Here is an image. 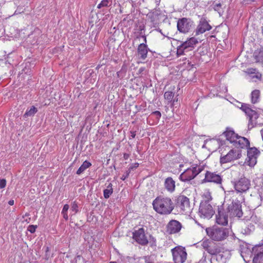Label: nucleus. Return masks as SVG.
<instances>
[{"label":"nucleus","instance_id":"nucleus-32","mask_svg":"<svg viewBox=\"0 0 263 263\" xmlns=\"http://www.w3.org/2000/svg\"><path fill=\"white\" fill-rule=\"evenodd\" d=\"M113 193V190L112 188V184L110 183L108 186H107V189H105L103 191V195L105 199H108L109 198L110 195Z\"/></svg>","mask_w":263,"mask_h":263},{"label":"nucleus","instance_id":"nucleus-35","mask_svg":"<svg viewBox=\"0 0 263 263\" xmlns=\"http://www.w3.org/2000/svg\"><path fill=\"white\" fill-rule=\"evenodd\" d=\"M72 215H75L79 212L78 203L76 201H73L71 204V207L70 209Z\"/></svg>","mask_w":263,"mask_h":263},{"label":"nucleus","instance_id":"nucleus-31","mask_svg":"<svg viewBox=\"0 0 263 263\" xmlns=\"http://www.w3.org/2000/svg\"><path fill=\"white\" fill-rule=\"evenodd\" d=\"M174 96V93L170 91H166L164 95L165 99L167 100L168 102H172L173 105H174L175 102L176 101L175 99H173ZM176 101H177V100H176Z\"/></svg>","mask_w":263,"mask_h":263},{"label":"nucleus","instance_id":"nucleus-36","mask_svg":"<svg viewBox=\"0 0 263 263\" xmlns=\"http://www.w3.org/2000/svg\"><path fill=\"white\" fill-rule=\"evenodd\" d=\"M238 104L237 105L238 107L240 108L242 111L247 114V104L238 102Z\"/></svg>","mask_w":263,"mask_h":263},{"label":"nucleus","instance_id":"nucleus-44","mask_svg":"<svg viewBox=\"0 0 263 263\" xmlns=\"http://www.w3.org/2000/svg\"><path fill=\"white\" fill-rule=\"evenodd\" d=\"M129 157V155L126 153L124 154L123 158L125 160H127Z\"/></svg>","mask_w":263,"mask_h":263},{"label":"nucleus","instance_id":"nucleus-17","mask_svg":"<svg viewBox=\"0 0 263 263\" xmlns=\"http://www.w3.org/2000/svg\"><path fill=\"white\" fill-rule=\"evenodd\" d=\"M252 252L255 255L253 263H263V243L253 247Z\"/></svg>","mask_w":263,"mask_h":263},{"label":"nucleus","instance_id":"nucleus-41","mask_svg":"<svg viewBox=\"0 0 263 263\" xmlns=\"http://www.w3.org/2000/svg\"><path fill=\"white\" fill-rule=\"evenodd\" d=\"M6 180L5 179L0 180V189H3L6 186Z\"/></svg>","mask_w":263,"mask_h":263},{"label":"nucleus","instance_id":"nucleus-19","mask_svg":"<svg viewBox=\"0 0 263 263\" xmlns=\"http://www.w3.org/2000/svg\"><path fill=\"white\" fill-rule=\"evenodd\" d=\"M248 117L249 118L248 129H250L255 127L258 124L256 120L258 118V114L255 110L249 109L248 107Z\"/></svg>","mask_w":263,"mask_h":263},{"label":"nucleus","instance_id":"nucleus-46","mask_svg":"<svg viewBox=\"0 0 263 263\" xmlns=\"http://www.w3.org/2000/svg\"><path fill=\"white\" fill-rule=\"evenodd\" d=\"M8 203L10 205H13L14 204V200H9L8 202Z\"/></svg>","mask_w":263,"mask_h":263},{"label":"nucleus","instance_id":"nucleus-8","mask_svg":"<svg viewBox=\"0 0 263 263\" xmlns=\"http://www.w3.org/2000/svg\"><path fill=\"white\" fill-rule=\"evenodd\" d=\"M226 210L230 217H237L239 219L243 215L241 205L238 201L232 202L228 205Z\"/></svg>","mask_w":263,"mask_h":263},{"label":"nucleus","instance_id":"nucleus-7","mask_svg":"<svg viewBox=\"0 0 263 263\" xmlns=\"http://www.w3.org/2000/svg\"><path fill=\"white\" fill-rule=\"evenodd\" d=\"M222 180V176L221 173L206 171L204 178L202 180V183L212 182L217 185H221Z\"/></svg>","mask_w":263,"mask_h":263},{"label":"nucleus","instance_id":"nucleus-1","mask_svg":"<svg viewBox=\"0 0 263 263\" xmlns=\"http://www.w3.org/2000/svg\"><path fill=\"white\" fill-rule=\"evenodd\" d=\"M154 210L158 214L168 215L175 208V203L167 197L158 196L153 201Z\"/></svg>","mask_w":263,"mask_h":263},{"label":"nucleus","instance_id":"nucleus-42","mask_svg":"<svg viewBox=\"0 0 263 263\" xmlns=\"http://www.w3.org/2000/svg\"><path fill=\"white\" fill-rule=\"evenodd\" d=\"M153 114L155 115L158 119H159L161 116V114L160 112L159 111H155L153 112Z\"/></svg>","mask_w":263,"mask_h":263},{"label":"nucleus","instance_id":"nucleus-39","mask_svg":"<svg viewBox=\"0 0 263 263\" xmlns=\"http://www.w3.org/2000/svg\"><path fill=\"white\" fill-rule=\"evenodd\" d=\"M130 172L127 170L124 173V174L122 175V177H121V179L122 180H125L129 176V174H130Z\"/></svg>","mask_w":263,"mask_h":263},{"label":"nucleus","instance_id":"nucleus-28","mask_svg":"<svg viewBox=\"0 0 263 263\" xmlns=\"http://www.w3.org/2000/svg\"><path fill=\"white\" fill-rule=\"evenodd\" d=\"M37 111V109L34 106H32L30 109H27L23 117L27 118L29 117H33Z\"/></svg>","mask_w":263,"mask_h":263},{"label":"nucleus","instance_id":"nucleus-12","mask_svg":"<svg viewBox=\"0 0 263 263\" xmlns=\"http://www.w3.org/2000/svg\"><path fill=\"white\" fill-rule=\"evenodd\" d=\"M201 246L204 249L212 255L220 252V248L218 246L211 240L206 239L203 240L202 242Z\"/></svg>","mask_w":263,"mask_h":263},{"label":"nucleus","instance_id":"nucleus-5","mask_svg":"<svg viewBox=\"0 0 263 263\" xmlns=\"http://www.w3.org/2000/svg\"><path fill=\"white\" fill-rule=\"evenodd\" d=\"M198 43V41L195 37L189 38L186 41L182 42L181 44L177 47V54L180 56L184 54L185 52H188L192 50L195 46Z\"/></svg>","mask_w":263,"mask_h":263},{"label":"nucleus","instance_id":"nucleus-47","mask_svg":"<svg viewBox=\"0 0 263 263\" xmlns=\"http://www.w3.org/2000/svg\"><path fill=\"white\" fill-rule=\"evenodd\" d=\"M155 3L157 5H158L159 4V3L160 2V0H154Z\"/></svg>","mask_w":263,"mask_h":263},{"label":"nucleus","instance_id":"nucleus-14","mask_svg":"<svg viewBox=\"0 0 263 263\" xmlns=\"http://www.w3.org/2000/svg\"><path fill=\"white\" fill-rule=\"evenodd\" d=\"M192 25L190 20L184 17L178 21L177 29L180 32L186 33L190 30Z\"/></svg>","mask_w":263,"mask_h":263},{"label":"nucleus","instance_id":"nucleus-10","mask_svg":"<svg viewBox=\"0 0 263 263\" xmlns=\"http://www.w3.org/2000/svg\"><path fill=\"white\" fill-rule=\"evenodd\" d=\"M175 205L185 213H189L191 211L190 200L184 195H180L177 198Z\"/></svg>","mask_w":263,"mask_h":263},{"label":"nucleus","instance_id":"nucleus-51","mask_svg":"<svg viewBox=\"0 0 263 263\" xmlns=\"http://www.w3.org/2000/svg\"><path fill=\"white\" fill-rule=\"evenodd\" d=\"M216 6H219V7H220V6H221V4H220V3H219V4H216Z\"/></svg>","mask_w":263,"mask_h":263},{"label":"nucleus","instance_id":"nucleus-25","mask_svg":"<svg viewBox=\"0 0 263 263\" xmlns=\"http://www.w3.org/2000/svg\"><path fill=\"white\" fill-rule=\"evenodd\" d=\"M226 258L222 254L217 253L212 256L211 259V263H225Z\"/></svg>","mask_w":263,"mask_h":263},{"label":"nucleus","instance_id":"nucleus-37","mask_svg":"<svg viewBox=\"0 0 263 263\" xmlns=\"http://www.w3.org/2000/svg\"><path fill=\"white\" fill-rule=\"evenodd\" d=\"M36 228H37V226L29 225V227H28L27 230L31 233H33L35 232Z\"/></svg>","mask_w":263,"mask_h":263},{"label":"nucleus","instance_id":"nucleus-52","mask_svg":"<svg viewBox=\"0 0 263 263\" xmlns=\"http://www.w3.org/2000/svg\"><path fill=\"white\" fill-rule=\"evenodd\" d=\"M109 263H117L116 261H110Z\"/></svg>","mask_w":263,"mask_h":263},{"label":"nucleus","instance_id":"nucleus-3","mask_svg":"<svg viewBox=\"0 0 263 263\" xmlns=\"http://www.w3.org/2000/svg\"><path fill=\"white\" fill-rule=\"evenodd\" d=\"M203 170V167L201 165L192 166L187 168L179 176V179L183 181H189L194 179Z\"/></svg>","mask_w":263,"mask_h":263},{"label":"nucleus","instance_id":"nucleus-24","mask_svg":"<svg viewBox=\"0 0 263 263\" xmlns=\"http://www.w3.org/2000/svg\"><path fill=\"white\" fill-rule=\"evenodd\" d=\"M148 48L145 43L140 44L137 48V53L140 59L145 60L147 57Z\"/></svg>","mask_w":263,"mask_h":263},{"label":"nucleus","instance_id":"nucleus-30","mask_svg":"<svg viewBox=\"0 0 263 263\" xmlns=\"http://www.w3.org/2000/svg\"><path fill=\"white\" fill-rule=\"evenodd\" d=\"M243 244L239 245V252L241 257L243 258L244 261L247 262L245 257L247 254V243L242 241Z\"/></svg>","mask_w":263,"mask_h":263},{"label":"nucleus","instance_id":"nucleus-40","mask_svg":"<svg viewBox=\"0 0 263 263\" xmlns=\"http://www.w3.org/2000/svg\"><path fill=\"white\" fill-rule=\"evenodd\" d=\"M139 166V163H135L134 164H132L128 168V170L131 172V171L133 170L134 169H135L137 168Z\"/></svg>","mask_w":263,"mask_h":263},{"label":"nucleus","instance_id":"nucleus-18","mask_svg":"<svg viewBox=\"0 0 263 263\" xmlns=\"http://www.w3.org/2000/svg\"><path fill=\"white\" fill-rule=\"evenodd\" d=\"M211 26L208 23L206 20L202 17L200 19L195 31L196 35L204 33L206 31L211 30Z\"/></svg>","mask_w":263,"mask_h":263},{"label":"nucleus","instance_id":"nucleus-43","mask_svg":"<svg viewBox=\"0 0 263 263\" xmlns=\"http://www.w3.org/2000/svg\"><path fill=\"white\" fill-rule=\"evenodd\" d=\"M136 131H130V137L132 138H134L135 137L136 135Z\"/></svg>","mask_w":263,"mask_h":263},{"label":"nucleus","instance_id":"nucleus-11","mask_svg":"<svg viewBox=\"0 0 263 263\" xmlns=\"http://www.w3.org/2000/svg\"><path fill=\"white\" fill-rule=\"evenodd\" d=\"M249 145L250 143L248 140V165L252 167L256 164L260 152L256 147L249 148Z\"/></svg>","mask_w":263,"mask_h":263},{"label":"nucleus","instance_id":"nucleus-15","mask_svg":"<svg viewBox=\"0 0 263 263\" xmlns=\"http://www.w3.org/2000/svg\"><path fill=\"white\" fill-rule=\"evenodd\" d=\"M229 214L223 208H218V214L216 215V222L221 225L226 226L228 222Z\"/></svg>","mask_w":263,"mask_h":263},{"label":"nucleus","instance_id":"nucleus-50","mask_svg":"<svg viewBox=\"0 0 263 263\" xmlns=\"http://www.w3.org/2000/svg\"><path fill=\"white\" fill-rule=\"evenodd\" d=\"M254 1H255V0H248V3L249 2H254Z\"/></svg>","mask_w":263,"mask_h":263},{"label":"nucleus","instance_id":"nucleus-27","mask_svg":"<svg viewBox=\"0 0 263 263\" xmlns=\"http://www.w3.org/2000/svg\"><path fill=\"white\" fill-rule=\"evenodd\" d=\"M91 165V163L85 161L77 171V174L80 175Z\"/></svg>","mask_w":263,"mask_h":263},{"label":"nucleus","instance_id":"nucleus-20","mask_svg":"<svg viewBox=\"0 0 263 263\" xmlns=\"http://www.w3.org/2000/svg\"><path fill=\"white\" fill-rule=\"evenodd\" d=\"M238 154L236 150L231 149L227 154L220 157V162L221 164L230 162L234 160L237 159Z\"/></svg>","mask_w":263,"mask_h":263},{"label":"nucleus","instance_id":"nucleus-16","mask_svg":"<svg viewBox=\"0 0 263 263\" xmlns=\"http://www.w3.org/2000/svg\"><path fill=\"white\" fill-rule=\"evenodd\" d=\"M182 228L180 222L176 220H171L166 226V232L170 234L178 233Z\"/></svg>","mask_w":263,"mask_h":263},{"label":"nucleus","instance_id":"nucleus-23","mask_svg":"<svg viewBox=\"0 0 263 263\" xmlns=\"http://www.w3.org/2000/svg\"><path fill=\"white\" fill-rule=\"evenodd\" d=\"M175 181L171 177L166 178L164 182V186L165 189L169 192L173 193L175 190Z\"/></svg>","mask_w":263,"mask_h":263},{"label":"nucleus","instance_id":"nucleus-26","mask_svg":"<svg viewBox=\"0 0 263 263\" xmlns=\"http://www.w3.org/2000/svg\"><path fill=\"white\" fill-rule=\"evenodd\" d=\"M254 57L256 62L263 63V48L255 51L254 53Z\"/></svg>","mask_w":263,"mask_h":263},{"label":"nucleus","instance_id":"nucleus-48","mask_svg":"<svg viewBox=\"0 0 263 263\" xmlns=\"http://www.w3.org/2000/svg\"><path fill=\"white\" fill-rule=\"evenodd\" d=\"M208 197H209V198H208V200L212 199L211 196L210 195V193H208Z\"/></svg>","mask_w":263,"mask_h":263},{"label":"nucleus","instance_id":"nucleus-49","mask_svg":"<svg viewBox=\"0 0 263 263\" xmlns=\"http://www.w3.org/2000/svg\"><path fill=\"white\" fill-rule=\"evenodd\" d=\"M142 37L144 38V42L145 43L146 42V36H144V35H143Z\"/></svg>","mask_w":263,"mask_h":263},{"label":"nucleus","instance_id":"nucleus-33","mask_svg":"<svg viewBox=\"0 0 263 263\" xmlns=\"http://www.w3.org/2000/svg\"><path fill=\"white\" fill-rule=\"evenodd\" d=\"M112 0H102L101 3L98 4L97 8L100 9L104 7H110L111 6Z\"/></svg>","mask_w":263,"mask_h":263},{"label":"nucleus","instance_id":"nucleus-45","mask_svg":"<svg viewBox=\"0 0 263 263\" xmlns=\"http://www.w3.org/2000/svg\"><path fill=\"white\" fill-rule=\"evenodd\" d=\"M206 261V257L204 256H203L202 259L200 260V262L203 263Z\"/></svg>","mask_w":263,"mask_h":263},{"label":"nucleus","instance_id":"nucleus-2","mask_svg":"<svg viewBox=\"0 0 263 263\" xmlns=\"http://www.w3.org/2000/svg\"><path fill=\"white\" fill-rule=\"evenodd\" d=\"M208 236L215 241H221L229 235V230L222 227H213L206 229Z\"/></svg>","mask_w":263,"mask_h":263},{"label":"nucleus","instance_id":"nucleus-29","mask_svg":"<svg viewBox=\"0 0 263 263\" xmlns=\"http://www.w3.org/2000/svg\"><path fill=\"white\" fill-rule=\"evenodd\" d=\"M260 97V91L259 90L255 89L253 90L251 95V102L255 104L259 101Z\"/></svg>","mask_w":263,"mask_h":263},{"label":"nucleus","instance_id":"nucleus-9","mask_svg":"<svg viewBox=\"0 0 263 263\" xmlns=\"http://www.w3.org/2000/svg\"><path fill=\"white\" fill-rule=\"evenodd\" d=\"M199 213L201 217L210 218L214 215V211L208 201H204L200 203Z\"/></svg>","mask_w":263,"mask_h":263},{"label":"nucleus","instance_id":"nucleus-38","mask_svg":"<svg viewBox=\"0 0 263 263\" xmlns=\"http://www.w3.org/2000/svg\"><path fill=\"white\" fill-rule=\"evenodd\" d=\"M145 263H155L153 259L149 256H146L143 257Z\"/></svg>","mask_w":263,"mask_h":263},{"label":"nucleus","instance_id":"nucleus-21","mask_svg":"<svg viewBox=\"0 0 263 263\" xmlns=\"http://www.w3.org/2000/svg\"><path fill=\"white\" fill-rule=\"evenodd\" d=\"M262 75L256 69L250 68L248 69V80L249 81L257 82L261 81Z\"/></svg>","mask_w":263,"mask_h":263},{"label":"nucleus","instance_id":"nucleus-34","mask_svg":"<svg viewBox=\"0 0 263 263\" xmlns=\"http://www.w3.org/2000/svg\"><path fill=\"white\" fill-rule=\"evenodd\" d=\"M69 205L67 204H66L64 205L62 211V214L63 216V218L65 220H67L68 219V216L67 215V212L69 209Z\"/></svg>","mask_w":263,"mask_h":263},{"label":"nucleus","instance_id":"nucleus-22","mask_svg":"<svg viewBox=\"0 0 263 263\" xmlns=\"http://www.w3.org/2000/svg\"><path fill=\"white\" fill-rule=\"evenodd\" d=\"M234 186L237 193H243L247 191V179L240 178L234 182Z\"/></svg>","mask_w":263,"mask_h":263},{"label":"nucleus","instance_id":"nucleus-4","mask_svg":"<svg viewBox=\"0 0 263 263\" xmlns=\"http://www.w3.org/2000/svg\"><path fill=\"white\" fill-rule=\"evenodd\" d=\"M223 135H224L228 141L231 143H234L236 146L238 145L241 148L245 145L243 141L247 142V138L239 136L230 128H227L226 130L223 133Z\"/></svg>","mask_w":263,"mask_h":263},{"label":"nucleus","instance_id":"nucleus-13","mask_svg":"<svg viewBox=\"0 0 263 263\" xmlns=\"http://www.w3.org/2000/svg\"><path fill=\"white\" fill-rule=\"evenodd\" d=\"M133 238L139 244L145 246L148 244V241L145 234V231L143 228H140L133 232Z\"/></svg>","mask_w":263,"mask_h":263},{"label":"nucleus","instance_id":"nucleus-6","mask_svg":"<svg viewBox=\"0 0 263 263\" xmlns=\"http://www.w3.org/2000/svg\"><path fill=\"white\" fill-rule=\"evenodd\" d=\"M175 263H184L187 258V253L185 248L177 246L171 250Z\"/></svg>","mask_w":263,"mask_h":263}]
</instances>
